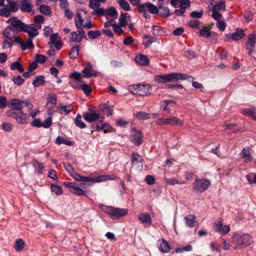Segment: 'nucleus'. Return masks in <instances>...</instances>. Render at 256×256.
<instances>
[{
    "mask_svg": "<svg viewBox=\"0 0 256 256\" xmlns=\"http://www.w3.org/2000/svg\"><path fill=\"white\" fill-rule=\"evenodd\" d=\"M134 116L140 120H146L150 118L148 114L145 112H138L134 114Z\"/></svg>",
    "mask_w": 256,
    "mask_h": 256,
    "instance_id": "29",
    "label": "nucleus"
},
{
    "mask_svg": "<svg viewBox=\"0 0 256 256\" xmlns=\"http://www.w3.org/2000/svg\"><path fill=\"white\" fill-rule=\"evenodd\" d=\"M225 7L224 2H220L212 6V10H216V12L224 11Z\"/></svg>",
    "mask_w": 256,
    "mask_h": 256,
    "instance_id": "39",
    "label": "nucleus"
},
{
    "mask_svg": "<svg viewBox=\"0 0 256 256\" xmlns=\"http://www.w3.org/2000/svg\"><path fill=\"white\" fill-rule=\"evenodd\" d=\"M83 117L84 120L88 122H96L101 118L102 119L104 118L103 116H100V114L94 111L84 112L83 114Z\"/></svg>",
    "mask_w": 256,
    "mask_h": 256,
    "instance_id": "10",
    "label": "nucleus"
},
{
    "mask_svg": "<svg viewBox=\"0 0 256 256\" xmlns=\"http://www.w3.org/2000/svg\"><path fill=\"white\" fill-rule=\"evenodd\" d=\"M106 14V11L103 8H100V7L95 9L92 12V14L96 16H104Z\"/></svg>",
    "mask_w": 256,
    "mask_h": 256,
    "instance_id": "57",
    "label": "nucleus"
},
{
    "mask_svg": "<svg viewBox=\"0 0 256 256\" xmlns=\"http://www.w3.org/2000/svg\"><path fill=\"white\" fill-rule=\"evenodd\" d=\"M79 46H72L69 52L70 58L72 59H75L77 58L79 54Z\"/></svg>",
    "mask_w": 256,
    "mask_h": 256,
    "instance_id": "32",
    "label": "nucleus"
},
{
    "mask_svg": "<svg viewBox=\"0 0 256 256\" xmlns=\"http://www.w3.org/2000/svg\"><path fill=\"white\" fill-rule=\"evenodd\" d=\"M52 123V119L51 117H49L47 118L42 123V127L44 128H49Z\"/></svg>",
    "mask_w": 256,
    "mask_h": 256,
    "instance_id": "64",
    "label": "nucleus"
},
{
    "mask_svg": "<svg viewBox=\"0 0 256 256\" xmlns=\"http://www.w3.org/2000/svg\"><path fill=\"white\" fill-rule=\"evenodd\" d=\"M26 246L25 242L21 238L17 239L14 244V249L17 252L22 251Z\"/></svg>",
    "mask_w": 256,
    "mask_h": 256,
    "instance_id": "26",
    "label": "nucleus"
},
{
    "mask_svg": "<svg viewBox=\"0 0 256 256\" xmlns=\"http://www.w3.org/2000/svg\"><path fill=\"white\" fill-rule=\"evenodd\" d=\"M50 40L52 44L55 46V47L57 50H60L61 48L62 44L58 40V34H52L50 37Z\"/></svg>",
    "mask_w": 256,
    "mask_h": 256,
    "instance_id": "20",
    "label": "nucleus"
},
{
    "mask_svg": "<svg viewBox=\"0 0 256 256\" xmlns=\"http://www.w3.org/2000/svg\"><path fill=\"white\" fill-rule=\"evenodd\" d=\"M242 157L245 160L246 162H251L252 159L250 150L248 148H244L242 150Z\"/></svg>",
    "mask_w": 256,
    "mask_h": 256,
    "instance_id": "28",
    "label": "nucleus"
},
{
    "mask_svg": "<svg viewBox=\"0 0 256 256\" xmlns=\"http://www.w3.org/2000/svg\"><path fill=\"white\" fill-rule=\"evenodd\" d=\"M13 44V40H8L6 38L3 41L2 48L3 49H6L12 46Z\"/></svg>",
    "mask_w": 256,
    "mask_h": 256,
    "instance_id": "48",
    "label": "nucleus"
},
{
    "mask_svg": "<svg viewBox=\"0 0 256 256\" xmlns=\"http://www.w3.org/2000/svg\"><path fill=\"white\" fill-rule=\"evenodd\" d=\"M70 105H69L68 106H62L60 107L58 106L57 108V110H58V112L60 114L64 113L65 114H68L72 110L71 109L68 108H70Z\"/></svg>",
    "mask_w": 256,
    "mask_h": 256,
    "instance_id": "45",
    "label": "nucleus"
},
{
    "mask_svg": "<svg viewBox=\"0 0 256 256\" xmlns=\"http://www.w3.org/2000/svg\"><path fill=\"white\" fill-rule=\"evenodd\" d=\"M118 4L124 10L129 11L130 10V4L126 0H119Z\"/></svg>",
    "mask_w": 256,
    "mask_h": 256,
    "instance_id": "47",
    "label": "nucleus"
},
{
    "mask_svg": "<svg viewBox=\"0 0 256 256\" xmlns=\"http://www.w3.org/2000/svg\"><path fill=\"white\" fill-rule=\"evenodd\" d=\"M10 68L12 70H18L20 72H23L24 68L22 64L18 62H15L10 65Z\"/></svg>",
    "mask_w": 256,
    "mask_h": 256,
    "instance_id": "36",
    "label": "nucleus"
},
{
    "mask_svg": "<svg viewBox=\"0 0 256 256\" xmlns=\"http://www.w3.org/2000/svg\"><path fill=\"white\" fill-rule=\"evenodd\" d=\"M10 11L8 9V7H7V6L0 10V14L6 17L10 16Z\"/></svg>",
    "mask_w": 256,
    "mask_h": 256,
    "instance_id": "62",
    "label": "nucleus"
},
{
    "mask_svg": "<svg viewBox=\"0 0 256 256\" xmlns=\"http://www.w3.org/2000/svg\"><path fill=\"white\" fill-rule=\"evenodd\" d=\"M256 44V35L250 34L248 36V40L246 43V48L248 50V54L251 56L254 51Z\"/></svg>",
    "mask_w": 256,
    "mask_h": 256,
    "instance_id": "11",
    "label": "nucleus"
},
{
    "mask_svg": "<svg viewBox=\"0 0 256 256\" xmlns=\"http://www.w3.org/2000/svg\"><path fill=\"white\" fill-rule=\"evenodd\" d=\"M154 80L158 83L172 82L170 74L156 76H155Z\"/></svg>",
    "mask_w": 256,
    "mask_h": 256,
    "instance_id": "17",
    "label": "nucleus"
},
{
    "mask_svg": "<svg viewBox=\"0 0 256 256\" xmlns=\"http://www.w3.org/2000/svg\"><path fill=\"white\" fill-rule=\"evenodd\" d=\"M171 82L177 81L178 80H194V78L192 76H188L186 74L180 72H172L170 74Z\"/></svg>",
    "mask_w": 256,
    "mask_h": 256,
    "instance_id": "12",
    "label": "nucleus"
},
{
    "mask_svg": "<svg viewBox=\"0 0 256 256\" xmlns=\"http://www.w3.org/2000/svg\"><path fill=\"white\" fill-rule=\"evenodd\" d=\"M133 132L129 136V140L136 146L140 145L144 140V136L140 130L132 128Z\"/></svg>",
    "mask_w": 256,
    "mask_h": 256,
    "instance_id": "4",
    "label": "nucleus"
},
{
    "mask_svg": "<svg viewBox=\"0 0 256 256\" xmlns=\"http://www.w3.org/2000/svg\"><path fill=\"white\" fill-rule=\"evenodd\" d=\"M51 104L53 106H56V98L54 94H49L48 98L47 104Z\"/></svg>",
    "mask_w": 256,
    "mask_h": 256,
    "instance_id": "56",
    "label": "nucleus"
},
{
    "mask_svg": "<svg viewBox=\"0 0 256 256\" xmlns=\"http://www.w3.org/2000/svg\"><path fill=\"white\" fill-rule=\"evenodd\" d=\"M82 116L80 114H78L74 120V123L78 127L84 128L86 127V124L82 120Z\"/></svg>",
    "mask_w": 256,
    "mask_h": 256,
    "instance_id": "33",
    "label": "nucleus"
},
{
    "mask_svg": "<svg viewBox=\"0 0 256 256\" xmlns=\"http://www.w3.org/2000/svg\"><path fill=\"white\" fill-rule=\"evenodd\" d=\"M46 60V58L44 56L38 54L36 56V62L40 64H44Z\"/></svg>",
    "mask_w": 256,
    "mask_h": 256,
    "instance_id": "63",
    "label": "nucleus"
},
{
    "mask_svg": "<svg viewBox=\"0 0 256 256\" xmlns=\"http://www.w3.org/2000/svg\"><path fill=\"white\" fill-rule=\"evenodd\" d=\"M12 81L15 84L20 86L24 83V80L22 78L21 76L18 75L14 77L12 79Z\"/></svg>",
    "mask_w": 256,
    "mask_h": 256,
    "instance_id": "53",
    "label": "nucleus"
},
{
    "mask_svg": "<svg viewBox=\"0 0 256 256\" xmlns=\"http://www.w3.org/2000/svg\"><path fill=\"white\" fill-rule=\"evenodd\" d=\"M18 34L16 30H14L10 26H8L4 30L2 34L5 38L8 40H13L14 38Z\"/></svg>",
    "mask_w": 256,
    "mask_h": 256,
    "instance_id": "15",
    "label": "nucleus"
},
{
    "mask_svg": "<svg viewBox=\"0 0 256 256\" xmlns=\"http://www.w3.org/2000/svg\"><path fill=\"white\" fill-rule=\"evenodd\" d=\"M76 26L77 28V31H76V32L79 34V36H80L82 37L83 38H86V32L82 26V25H78V24H76Z\"/></svg>",
    "mask_w": 256,
    "mask_h": 256,
    "instance_id": "58",
    "label": "nucleus"
},
{
    "mask_svg": "<svg viewBox=\"0 0 256 256\" xmlns=\"http://www.w3.org/2000/svg\"><path fill=\"white\" fill-rule=\"evenodd\" d=\"M136 62L142 66H147L149 63V59L144 54H140L136 57Z\"/></svg>",
    "mask_w": 256,
    "mask_h": 256,
    "instance_id": "19",
    "label": "nucleus"
},
{
    "mask_svg": "<svg viewBox=\"0 0 256 256\" xmlns=\"http://www.w3.org/2000/svg\"><path fill=\"white\" fill-rule=\"evenodd\" d=\"M128 16V14L122 13L120 14L119 20H120V24L121 26H125L127 24V18Z\"/></svg>",
    "mask_w": 256,
    "mask_h": 256,
    "instance_id": "41",
    "label": "nucleus"
},
{
    "mask_svg": "<svg viewBox=\"0 0 256 256\" xmlns=\"http://www.w3.org/2000/svg\"><path fill=\"white\" fill-rule=\"evenodd\" d=\"M32 5L29 0H22L20 3V10L22 12H30L32 11Z\"/></svg>",
    "mask_w": 256,
    "mask_h": 256,
    "instance_id": "16",
    "label": "nucleus"
},
{
    "mask_svg": "<svg viewBox=\"0 0 256 256\" xmlns=\"http://www.w3.org/2000/svg\"><path fill=\"white\" fill-rule=\"evenodd\" d=\"M106 15L114 16L116 18L118 17V12L116 9L114 7H111L106 10Z\"/></svg>",
    "mask_w": 256,
    "mask_h": 256,
    "instance_id": "49",
    "label": "nucleus"
},
{
    "mask_svg": "<svg viewBox=\"0 0 256 256\" xmlns=\"http://www.w3.org/2000/svg\"><path fill=\"white\" fill-rule=\"evenodd\" d=\"M20 114H15L14 117L15 118L16 122L20 124H26L28 122V118L26 115L23 113L22 110H20Z\"/></svg>",
    "mask_w": 256,
    "mask_h": 256,
    "instance_id": "24",
    "label": "nucleus"
},
{
    "mask_svg": "<svg viewBox=\"0 0 256 256\" xmlns=\"http://www.w3.org/2000/svg\"><path fill=\"white\" fill-rule=\"evenodd\" d=\"M210 185V182L207 179L196 178L192 184L194 192H202L206 190Z\"/></svg>",
    "mask_w": 256,
    "mask_h": 256,
    "instance_id": "3",
    "label": "nucleus"
},
{
    "mask_svg": "<svg viewBox=\"0 0 256 256\" xmlns=\"http://www.w3.org/2000/svg\"><path fill=\"white\" fill-rule=\"evenodd\" d=\"M253 242L252 237L247 234H236L231 240V246L234 249L250 246Z\"/></svg>",
    "mask_w": 256,
    "mask_h": 256,
    "instance_id": "1",
    "label": "nucleus"
},
{
    "mask_svg": "<svg viewBox=\"0 0 256 256\" xmlns=\"http://www.w3.org/2000/svg\"><path fill=\"white\" fill-rule=\"evenodd\" d=\"M7 22L11 24V27L12 28L17 31V32H23V30L26 27V24L22 22L20 20H18L16 17L10 18L8 20Z\"/></svg>",
    "mask_w": 256,
    "mask_h": 256,
    "instance_id": "6",
    "label": "nucleus"
},
{
    "mask_svg": "<svg viewBox=\"0 0 256 256\" xmlns=\"http://www.w3.org/2000/svg\"><path fill=\"white\" fill-rule=\"evenodd\" d=\"M94 182H102L108 180H114V178H112L109 175H101L96 178H94Z\"/></svg>",
    "mask_w": 256,
    "mask_h": 256,
    "instance_id": "40",
    "label": "nucleus"
},
{
    "mask_svg": "<svg viewBox=\"0 0 256 256\" xmlns=\"http://www.w3.org/2000/svg\"><path fill=\"white\" fill-rule=\"evenodd\" d=\"M165 32L164 28L158 26H154L152 27V33L155 36L162 35Z\"/></svg>",
    "mask_w": 256,
    "mask_h": 256,
    "instance_id": "34",
    "label": "nucleus"
},
{
    "mask_svg": "<svg viewBox=\"0 0 256 256\" xmlns=\"http://www.w3.org/2000/svg\"><path fill=\"white\" fill-rule=\"evenodd\" d=\"M70 42H80L83 38L79 36V34L76 32H73L70 33Z\"/></svg>",
    "mask_w": 256,
    "mask_h": 256,
    "instance_id": "27",
    "label": "nucleus"
},
{
    "mask_svg": "<svg viewBox=\"0 0 256 256\" xmlns=\"http://www.w3.org/2000/svg\"><path fill=\"white\" fill-rule=\"evenodd\" d=\"M195 216L194 215L189 214L184 218L186 223L190 227L194 226V224L195 222Z\"/></svg>",
    "mask_w": 256,
    "mask_h": 256,
    "instance_id": "35",
    "label": "nucleus"
},
{
    "mask_svg": "<svg viewBox=\"0 0 256 256\" xmlns=\"http://www.w3.org/2000/svg\"><path fill=\"white\" fill-rule=\"evenodd\" d=\"M32 38H28L26 42L24 41V44L22 46V50H25L26 49L32 50L34 48V46L32 42Z\"/></svg>",
    "mask_w": 256,
    "mask_h": 256,
    "instance_id": "31",
    "label": "nucleus"
},
{
    "mask_svg": "<svg viewBox=\"0 0 256 256\" xmlns=\"http://www.w3.org/2000/svg\"><path fill=\"white\" fill-rule=\"evenodd\" d=\"M243 114L249 116L252 118L254 120H256V110L254 108H250L244 110Z\"/></svg>",
    "mask_w": 256,
    "mask_h": 256,
    "instance_id": "51",
    "label": "nucleus"
},
{
    "mask_svg": "<svg viewBox=\"0 0 256 256\" xmlns=\"http://www.w3.org/2000/svg\"><path fill=\"white\" fill-rule=\"evenodd\" d=\"M41 28V25L39 24H32L28 25L26 24L23 32H25L28 34V38H34L38 34V30Z\"/></svg>",
    "mask_w": 256,
    "mask_h": 256,
    "instance_id": "7",
    "label": "nucleus"
},
{
    "mask_svg": "<svg viewBox=\"0 0 256 256\" xmlns=\"http://www.w3.org/2000/svg\"><path fill=\"white\" fill-rule=\"evenodd\" d=\"M158 12L160 16H162L164 18H168L170 16V10L168 8L164 7L162 6H158Z\"/></svg>",
    "mask_w": 256,
    "mask_h": 256,
    "instance_id": "30",
    "label": "nucleus"
},
{
    "mask_svg": "<svg viewBox=\"0 0 256 256\" xmlns=\"http://www.w3.org/2000/svg\"><path fill=\"white\" fill-rule=\"evenodd\" d=\"M50 189L52 192L56 194H60L62 193V187L57 184H52Z\"/></svg>",
    "mask_w": 256,
    "mask_h": 256,
    "instance_id": "43",
    "label": "nucleus"
},
{
    "mask_svg": "<svg viewBox=\"0 0 256 256\" xmlns=\"http://www.w3.org/2000/svg\"><path fill=\"white\" fill-rule=\"evenodd\" d=\"M75 24L76 25H82L84 20L82 18V14L80 12H76L75 16Z\"/></svg>",
    "mask_w": 256,
    "mask_h": 256,
    "instance_id": "52",
    "label": "nucleus"
},
{
    "mask_svg": "<svg viewBox=\"0 0 256 256\" xmlns=\"http://www.w3.org/2000/svg\"><path fill=\"white\" fill-rule=\"evenodd\" d=\"M83 76L86 78H91L97 76V72L92 70V65L90 62L86 64L85 68L82 71Z\"/></svg>",
    "mask_w": 256,
    "mask_h": 256,
    "instance_id": "13",
    "label": "nucleus"
},
{
    "mask_svg": "<svg viewBox=\"0 0 256 256\" xmlns=\"http://www.w3.org/2000/svg\"><path fill=\"white\" fill-rule=\"evenodd\" d=\"M192 250V246L191 245H188L185 246L178 248L176 249V252H183L184 251L190 252Z\"/></svg>",
    "mask_w": 256,
    "mask_h": 256,
    "instance_id": "59",
    "label": "nucleus"
},
{
    "mask_svg": "<svg viewBox=\"0 0 256 256\" xmlns=\"http://www.w3.org/2000/svg\"><path fill=\"white\" fill-rule=\"evenodd\" d=\"M23 105L25 106H26L28 107V108L30 110L32 108V106L30 104V103L28 100H20L18 99L14 98V99H12L10 101V107L12 109H14L16 110H22L21 109H22Z\"/></svg>",
    "mask_w": 256,
    "mask_h": 256,
    "instance_id": "8",
    "label": "nucleus"
},
{
    "mask_svg": "<svg viewBox=\"0 0 256 256\" xmlns=\"http://www.w3.org/2000/svg\"><path fill=\"white\" fill-rule=\"evenodd\" d=\"M140 8H142V10L148 9V12L152 14H158V8L150 2H146L140 5Z\"/></svg>",
    "mask_w": 256,
    "mask_h": 256,
    "instance_id": "14",
    "label": "nucleus"
},
{
    "mask_svg": "<svg viewBox=\"0 0 256 256\" xmlns=\"http://www.w3.org/2000/svg\"><path fill=\"white\" fill-rule=\"evenodd\" d=\"M158 125L182 126L183 122L175 116H171L168 118H160L156 122Z\"/></svg>",
    "mask_w": 256,
    "mask_h": 256,
    "instance_id": "5",
    "label": "nucleus"
},
{
    "mask_svg": "<svg viewBox=\"0 0 256 256\" xmlns=\"http://www.w3.org/2000/svg\"><path fill=\"white\" fill-rule=\"evenodd\" d=\"M246 178L250 184H256V174H248L246 176Z\"/></svg>",
    "mask_w": 256,
    "mask_h": 256,
    "instance_id": "50",
    "label": "nucleus"
},
{
    "mask_svg": "<svg viewBox=\"0 0 256 256\" xmlns=\"http://www.w3.org/2000/svg\"><path fill=\"white\" fill-rule=\"evenodd\" d=\"M100 109L108 116L112 115L113 112L112 109L106 104L101 105Z\"/></svg>",
    "mask_w": 256,
    "mask_h": 256,
    "instance_id": "38",
    "label": "nucleus"
},
{
    "mask_svg": "<svg viewBox=\"0 0 256 256\" xmlns=\"http://www.w3.org/2000/svg\"><path fill=\"white\" fill-rule=\"evenodd\" d=\"M70 191L72 193L78 196H82L84 194V192L76 184L73 187L72 190H70Z\"/></svg>",
    "mask_w": 256,
    "mask_h": 256,
    "instance_id": "55",
    "label": "nucleus"
},
{
    "mask_svg": "<svg viewBox=\"0 0 256 256\" xmlns=\"http://www.w3.org/2000/svg\"><path fill=\"white\" fill-rule=\"evenodd\" d=\"M112 219L118 218L126 216L128 214V209L115 208L112 206H105L104 209Z\"/></svg>",
    "mask_w": 256,
    "mask_h": 256,
    "instance_id": "2",
    "label": "nucleus"
},
{
    "mask_svg": "<svg viewBox=\"0 0 256 256\" xmlns=\"http://www.w3.org/2000/svg\"><path fill=\"white\" fill-rule=\"evenodd\" d=\"M138 220L148 225L151 224L152 222V218L150 214L148 213H141L138 215Z\"/></svg>",
    "mask_w": 256,
    "mask_h": 256,
    "instance_id": "18",
    "label": "nucleus"
},
{
    "mask_svg": "<svg viewBox=\"0 0 256 256\" xmlns=\"http://www.w3.org/2000/svg\"><path fill=\"white\" fill-rule=\"evenodd\" d=\"M101 3L100 0H90L88 6L90 8L94 10L100 7Z\"/></svg>",
    "mask_w": 256,
    "mask_h": 256,
    "instance_id": "37",
    "label": "nucleus"
},
{
    "mask_svg": "<svg viewBox=\"0 0 256 256\" xmlns=\"http://www.w3.org/2000/svg\"><path fill=\"white\" fill-rule=\"evenodd\" d=\"M40 10L41 13L44 14H48L50 13V8L48 6L42 5L40 6Z\"/></svg>",
    "mask_w": 256,
    "mask_h": 256,
    "instance_id": "54",
    "label": "nucleus"
},
{
    "mask_svg": "<svg viewBox=\"0 0 256 256\" xmlns=\"http://www.w3.org/2000/svg\"><path fill=\"white\" fill-rule=\"evenodd\" d=\"M132 164L133 166L138 164V167H142V158L138 154L133 153L132 154Z\"/></svg>",
    "mask_w": 256,
    "mask_h": 256,
    "instance_id": "21",
    "label": "nucleus"
},
{
    "mask_svg": "<svg viewBox=\"0 0 256 256\" xmlns=\"http://www.w3.org/2000/svg\"><path fill=\"white\" fill-rule=\"evenodd\" d=\"M200 34L201 36L206 38H209L211 35L210 31L209 28L206 26L204 27L203 28L200 30Z\"/></svg>",
    "mask_w": 256,
    "mask_h": 256,
    "instance_id": "46",
    "label": "nucleus"
},
{
    "mask_svg": "<svg viewBox=\"0 0 256 256\" xmlns=\"http://www.w3.org/2000/svg\"><path fill=\"white\" fill-rule=\"evenodd\" d=\"M10 12H16L18 10V6L17 2L15 1H12L10 2L8 5L6 6Z\"/></svg>",
    "mask_w": 256,
    "mask_h": 256,
    "instance_id": "44",
    "label": "nucleus"
},
{
    "mask_svg": "<svg viewBox=\"0 0 256 256\" xmlns=\"http://www.w3.org/2000/svg\"><path fill=\"white\" fill-rule=\"evenodd\" d=\"M134 88V92H132L133 93L142 96H146L150 94L151 86L148 84H138L136 85Z\"/></svg>",
    "mask_w": 256,
    "mask_h": 256,
    "instance_id": "9",
    "label": "nucleus"
},
{
    "mask_svg": "<svg viewBox=\"0 0 256 256\" xmlns=\"http://www.w3.org/2000/svg\"><path fill=\"white\" fill-rule=\"evenodd\" d=\"M162 243L160 244L159 250L163 253H167L170 250V246L168 242L162 239Z\"/></svg>",
    "mask_w": 256,
    "mask_h": 256,
    "instance_id": "25",
    "label": "nucleus"
},
{
    "mask_svg": "<svg viewBox=\"0 0 256 256\" xmlns=\"http://www.w3.org/2000/svg\"><path fill=\"white\" fill-rule=\"evenodd\" d=\"M244 36V32L242 29L238 28L236 31L234 32L231 38L234 40H238L241 38H242Z\"/></svg>",
    "mask_w": 256,
    "mask_h": 256,
    "instance_id": "22",
    "label": "nucleus"
},
{
    "mask_svg": "<svg viewBox=\"0 0 256 256\" xmlns=\"http://www.w3.org/2000/svg\"><path fill=\"white\" fill-rule=\"evenodd\" d=\"M34 164L37 167L36 171L38 174H42L44 169V164L40 162L37 160H35Z\"/></svg>",
    "mask_w": 256,
    "mask_h": 256,
    "instance_id": "60",
    "label": "nucleus"
},
{
    "mask_svg": "<svg viewBox=\"0 0 256 256\" xmlns=\"http://www.w3.org/2000/svg\"><path fill=\"white\" fill-rule=\"evenodd\" d=\"M81 88L86 96H89L91 94L92 90L88 84H82L81 86Z\"/></svg>",
    "mask_w": 256,
    "mask_h": 256,
    "instance_id": "61",
    "label": "nucleus"
},
{
    "mask_svg": "<svg viewBox=\"0 0 256 256\" xmlns=\"http://www.w3.org/2000/svg\"><path fill=\"white\" fill-rule=\"evenodd\" d=\"M45 78L44 76H37L32 82V84L34 87H38L44 84Z\"/></svg>",
    "mask_w": 256,
    "mask_h": 256,
    "instance_id": "23",
    "label": "nucleus"
},
{
    "mask_svg": "<svg viewBox=\"0 0 256 256\" xmlns=\"http://www.w3.org/2000/svg\"><path fill=\"white\" fill-rule=\"evenodd\" d=\"M100 32L98 30H90L88 32V35L89 38L94 40L100 36Z\"/></svg>",
    "mask_w": 256,
    "mask_h": 256,
    "instance_id": "42",
    "label": "nucleus"
}]
</instances>
